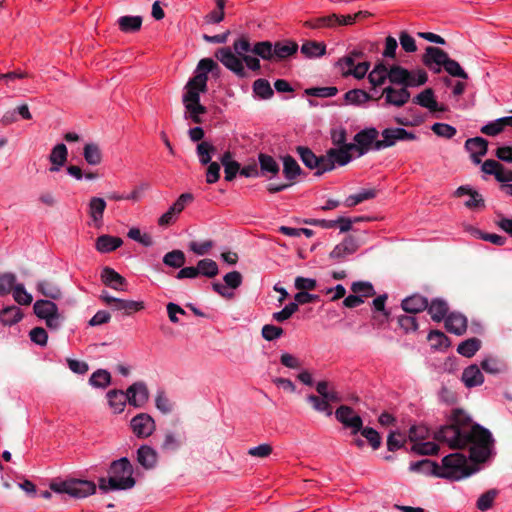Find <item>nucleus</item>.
<instances>
[{"mask_svg":"<svg viewBox=\"0 0 512 512\" xmlns=\"http://www.w3.org/2000/svg\"><path fill=\"white\" fill-rule=\"evenodd\" d=\"M336 419L346 428L352 429V433L356 434L362 429L363 421L354 410L346 405H342L335 411Z\"/></svg>","mask_w":512,"mask_h":512,"instance_id":"18","label":"nucleus"},{"mask_svg":"<svg viewBox=\"0 0 512 512\" xmlns=\"http://www.w3.org/2000/svg\"><path fill=\"white\" fill-rule=\"evenodd\" d=\"M100 299L112 310L120 311L127 316L145 308L143 301L116 298L111 296L106 290L101 292Z\"/></svg>","mask_w":512,"mask_h":512,"instance_id":"11","label":"nucleus"},{"mask_svg":"<svg viewBox=\"0 0 512 512\" xmlns=\"http://www.w3.org/2000/svg\"><path fill=\"white\" fill-rule=\"evenodd\" d=\"M225 0H216V9L206 15L205 20L209 24L220 23L224 19Z\"/></svg>","mask_w":512,"mask_h":512,"instance_id":"57","label":"nucleus"},{"mask_svg":"<svg viewBox=\"0 0 512 512\" xmlns=\"http://www.w3.org/2000/svg\"><path fill=\"white\" fill-rule=\"evenodd\" d=\"M234 52L243 58L246 66L252 70L257 71L260 69V61L257 57L248 55L249 52H252L253 47L251 46L248 38L241 37L234 41L233 43Z\"/></svg>","mask_w":512,"mask_h":512,"instance_id":"19","label":"nucleus"},{"mask_svg":"<svg viewBox=\"0 0 512 512\" xmlns=\"http://www.w3.org/2000/svg\"><path fill=\"white\" fill-rule=\"evenodd\" d=\"M23 318V314L17 306H8L0 311V322L5 326H11Z\"/></svg>","mask_w":512,"mask_h":512,"instance_id":"35","label":"nucleus"},{"mask_svg":"<svg viewBox=\"0 0 512 512\" xmlns=\"http://www.w3.org/2000/svg\"><path fill=\"white\" fill-rule=\"evenodd\" d=\"M427 308L431 318L437 322L443 320L448 312L447 303L441 299L433 300Z\"/></svg>","mask_w":512,"mask_h":512,"instance_id":"45","label":"nucleus"},{"mask_svg":"<svg viewBox=\"0 0 512 512\" xmlns=\"http://www.w3.org/2000/svg\"><path fill=\"white\" fill-rule=\"evenodd\" d=\"M344 99L352 105H362L371 99V96L362 89H352L345 93Z\"/></svg>","mask_w":512,"mask_h":512,"instance_id":"50","label":"nucleus"},{"mask_svg":"<svg viewBox=\"0 0 512 512\" xmlns=\"http://www.w3.org/2000/svg\"><path fill=\"white\" fill-rule=\"evenodd\" d=\"M348 143L343 147L331 148L326 155L322 156V171L328 172L333 170L337 165L344 166L352 160L351 153L354 151Z\"/></svg>","mask_w":512,"mask_h":512,"instance_id":"10","label":"nucleus"},{"mask_svg":"<svg viewBox=\"0 0 512 512\" xmlns=\"http://www.w3.org/2000/svg\"><path fill=\"white\" fill-rule=\"evenodd\" d=\"M89 383L95 388H106L111 383V374L105 369H98L90 376Z\"/></svg>","mask_w":512,"mask_h":512,"instance_id":"46","label":"nucleus"},{"mask_svg":"<svg viewBox=\"0 0 512 512\" xmlns=\"http://www.w3.org/2000/svg\"><path fill=\"white\" fill-rule=\"evenodd\" d=\"M482 369L490 374H498L503 371L504 365L494 357H487L481 362Z\"/></svg>","mask_w":512,"mask_h":512,"instance_id":"62","label":"nucleus"},{"mask_svg":"<svg viewBox=\"0 0 512 512\" xmlns=\"http://www.w3.org/2000/svg\"><path fill=\"white\" fill-rule=\"evenodd\" d=\"M462 381L468 388L480 386L484 382V376L477 365H470L462 373Z\"/></svg>","mask_w":512,"mask_h":512,"instance_id":"32","label":"nucleus"},{"mask_svg":"<svg viewBox=\"0 0 512 512\" xmlns=\"http://www.w3.org/2000/svg\"><path fill=\"white\" fill-rule=\"evenodd\" d=\"M258 159L262 175L270 174L272 178L278 174L279 165L272 156L261 153Z\"/></svg>","mask_w":512,"mask_h":512,"instance_id":"38","label":"nucleus"},{"mask_svg":"<svg viewBox=\"0 0 512 512\" xmlns=\"http://www.w3.org/2000/svg\"><path fill=\"white\" fill-rule=\"evenodd\" d=\"M498 495V490L496 489H490L486 491L485 493L481 494L480 497L477 500L476 507L480 511H487L492 506L493 503Z\"/></svg>","mask_w":512,"mask_h":512,"instance_id":"53","label":"nucleus"},{"mask_svg":"<svg viewBox=\"0 0 512 512\" xmlns=\"http://www.w3.org/2000/svg\"><path fill=\"white\" fill-rule=\"evenodd\" d=\"M129 405L142 408L149 400V390L143 381H137L126 390Z\"/></svg>","mask_w":512,"mask_h":512,"instance_id":"20","label":"nucleus"},{"mask_svg":"<svg viewBox=\"0 0 512 512\" xmlns=\"http://www.w3.org/2000/svg\"><path fill=\"white\" fill-rule=\"evenodd\" d=\"M400 86L396 88L394 86H387L382 91V97L384 98L385 105L394 106L397 108L403 107L407 104L411 98V93L408 88H415L416 86L408 84H397Z\"/></svg>","mask_w":512,"mask_h":512,"instance_id":"12","label":"nucleus"},{"mask_svg":"<svg viewBox=\"0 0 512 512\" xmlns=\"http://www.w3.org/2000/svg\"><path fill=\"white\" fill-rule=\"evenodd\" d=\"M434 439L452 449L469 447V457L477 463L489 458L493 446L489 430L473 423L471 418L459 409L453 411L447 424L434 432Z\"/></svg>","mask_w":512,"mask_h":512,"instance_id":"1","label":"nucleus"},{"mask_svg":"<svg viewBox=\"0 0 512 512\" xmlns=\"http://www.w3.org/2000/svg\"><path fill=\"white\" fill-rule=\"evenodd\" d=\"M197 271L198 275L205 276L208 278H213L219 273V268L217 263L209 258H205L202 260H199L197 265Z\"/></svg>","mask_w":512,"mask_h":512,"instance_id":"44","label":"nucleus"},{"mask_svg":"<svg viewBox=\"0 0 512 512\" xmlns=\"http://www.w3.org/2000/svg\"><path fill=\"white\" fill-rule=\"evenodd\" d=\"M326 52V45L321 42L307 41L301 46V53L308 58L321 57Z\"/></svg>","mask_w":512,"mask_h":512,"instance_id":"43","label":"nucleus"},{"mask_svg":"<svg viewBox=\"0 0 512 512\" xmlns=\"http://www.w3.org/2000/svg\"><path fill=\"white\" fill-rule=\"evenodd\" d=\"M68 150L65 144L59 143L55 145L49 155V161L51 163V167L49 168L50 172H58L61 167L67 161Z\"/></svg>","mask_w":512,"mask_h":512,"instance_id":"27","label":"nucleus"},{"mask_svg":"<svg viewBox=\"0 0 512 512\" xmlns=\"http://www.w3.org/2000/svg\"><path fill=\"white\" fill-rule=\"evenodd\" d=\"M16 284V276L13 273L7 272L0 275V295H7L11 293Z\"/></svg>","mask_w":512,"mask_h":512,"instance_id":"56","label":"nucleus"},{"mask_svg":"<svg viewBox=\"0 0 512 512\" xmlns=\"http://www.w3.org/2000/svg\"><path fill=\"white\" fill-rule=\"evenodd\" d=\"M137 461L146 469L153 468L157 462V452L148 445H142L137 450Z\"/></svg>","mask_w":512,"mask_h":512,"instance_id":"33","label":"nucleus"},{"mask_svg":"<svg viewBox=\"0 0 512 512\" xmlns=\"http://www.w3.org/2000/svg\"><path fill=\"white\" fill-rule=\"evenodd\" d=\"M283 160V174L285 178L289 181H293L296 179L297 176L301 173V168L299 164L296 162V160L290 156H284L282 158Z\"/></svg>","mask_w":512,"mask_h":512,"instance_id":"41","label":"nucleus"},{"mask_svg":"<svg viewBox=\"0 0 512 512\" xmlns=\"http://www.w3.org/2000/svg\"><path fill=\"white\" fill-rule=\"evenodd\" d=\"M401 306L405 312L410 314H416L425 310L428 307V300L427 298L419 294H414L410 297L405 298L402 301Z\"/></svg>","mask_w":512,"mask_h":512,"instance_id":"30","label":"nucleus"},{"mask_svg":"<svg viewBox=\"0 0 512 512\" xmlns=\"http://www.w3.org/2000/svg\"><path fill=\"white\" fill-rule=\"evenodd\" d=\"M132 475L133 467L130 461L126 457L120 458L112 462L109 469V478L101 477L99 479V488L103 492L131 489L135 485V479Z\"/></svg>","mask_w":512,"mask_h":512,"instance_id":"5","label":"nucleus"},{"mask_svg":"<svg viewBox=\"0 0 512 512\" xmlns=\"http://www.w3.org/2000/svg\"><path fill=\"white\" fill-rule=\"evenodd\" d=\"M457 197L468 196L464 205L471 210H476L484 207V199L482 195L469 185H462L455 191Z\"/></svg>","mask_w":512,"mask_h":512,"instance_id":"23","label":"nucleus"},{"mask_svg":"<svg viewBox=\"0 0 512 512\" xmlns=\"http://www.w3.org/2000/svg\"><path fill=\"white\" fill-rule=\"evenodd\" d=\"M443 69L450 74L453 77H458L462 79H467L468 76L466 72L463 70V68L460 66V64L448 57Z\"/></svg>","mask_w":512,"mask_h":512,"instance_id":"60","label":"nucleus"},{"mask_svg":"<svg viewBox=\"0 0 512 512\" xmlns=\"http://www.w3.org/2000/svg\"><path fill=\"white\" fill-rule=\"evenodd\" d=\"M379 132L376 128H365L354 136L355 143H350V148L358 153V156L366 154L370 150H375Z\"/></svg>","mask_w":512,"mask_h":512,"instance_id":"13","label":"nucleus"},{"mask_svg":"<svg viewBox=\"0 0 512 512\" xmlns=\"http://www.w3.org/2000/svg\"><path fill=\"white\" fill-rule=\"evenodd\" d=\"M448 54L434 46H428L422 56L423 64L433 73H440L448 59Z\"/></svg>","mask_w":512,"mask_h":512,"instance_id":"17","label":"nucleus"},{"mask_svg":"<svg viewBox=\"0 0 512 512\" xmlns=\"http://www.w3.org/2000/svg\"><path fill=\"white\" fill-rule=\"evenodd\" d=\"M253 92L261 99H270L274 94L269 81L262 78L254 81Z\"/></svg>","mask_w":512,"mask_h":512,"instance_id":"51","label":"nucleus"},{"mask_svg":"<svg viewBox=\"0 0 512 512\" xmlns=\"http://www.w3.org/2000/svg\"><path fill=\"white\" fill-rule=\"evenodd\" d=\"M252 53L263 60H274L273 44L270 41H261L253 45Z\"/></svg>","mask_w":512,"mask_h":512,"instance_id":"49","label":"nucleus"},{"mask_svg":"<svg viewBox=\"0 0 512 512\" xmlns=\"http://www.w3.org/2000/svg\"><path fill=\"white\" fill-rule=\"evenodd\" d=\"M106 396L108 399L109 407L113 413L119 414L124 411L125 406L128 403L126 392L122 390H110Z\"/></svg>","mask_w":512,"mask_h":512,"instance_id":"31","label":"nucleus"},{"mask_svg":"<svg viewBox=\"0 0 512 512\" xmlns=\"http://www.w3.org/2000/svg\"><path fill=\"white\" fill-rule=\"evenodd\" d=\"M383 139L378 141L375 146V151L393 146L397 141L414 140L416 136L401 127L387 128L382 131Z\"/></svg>","mask_w":512,"mask_h":512,"instance_id":"15","label":"nucleus"},{"mask_svg":"<svg viewBox=\"0 0 512 512\" xmlns=\"http://www.w3.org/2000/svg\"><path fill=\"white\" fill-rule=\"evenodd\" d=\"M215 57L230 71L235 73L238 77H245L246 71L244 68V60L242 57L234 53L229 47L219 48Z\"/></svg>","mask_w":512,"mask_h":512,"instance_id":"14","label":"nucleus"},{"mask_svg":"<svg viewBox=\"0 0 512 512\" xmlns=\"http://www.w3.org/2000/svg\"><path fill=\"white\" fill-rule=\"evenodd\" d=\"M431 130L439 137L451 139L456 135V128L446 123H434Z\"/></svg>","mask_w":512,"mask_h":512,"instance_id":"58","label":"nucleus"},{"mask_svg":"<svg viewBox=\"0 0 512 512\" xmlns=\"http://www.w3.org/2000/svg\"><path fill=\"white\" fill-rule=\"evenodd\" d=\"M388 79L391 84H408L422 86L428 81L427 72L417 68L408 70L400 65H392L389 68L382 63L375 65L368 74V80L373 87L381 86Z\"/></svg>","mask_w":512,"mask_h":512,"instance_id":"4","label":"nucleus"},{"mask_svg":"<svg viewBox=\"0 0 512 512\" xmlns=\"http://www.w3.org/2000/svg\"><path fill=\"white\" fill-rule=\"evenodd\" d=\"M487 145V141L481 137L471 138L465 142V148L470 153L475 164H479L481 161L480 157L486 154Z\"/></svg>","mask_w":512,"mask_h":512,"instance_id":"26","label":"nucleus"},{"mask_svg":"<svg viewBox=\"0 0 512 512\" xmlns=\"http://www.w3.org/2000/svg\"><path fill=\"white\" fill-rule=\"evenodd\" d=\"M122 243L119 237L101 235L96 240V249L101 253H109L119 248Z\"/></svg>","mask_w":512,"mask_h":512,"instance_id":"34","label":"nucleus"},{"mask_svg":"<svg viewBox=\"0 0 512 512\" xmlns=\"http://www.w3.org/2000/svg\"><path fill=\"white\" fill-rule=\"evenodd\" d=\"M186 262V257L181 250H172L163 257V263L172 268H181Z\"/></svg>","mask_w":512,"mask_h":512,"instance_id":"48","label":"nucleus"},{"mask_svg":"<svg viewBox=\"0 0 512 512\" xmlns=\"http://www.w3.org/2000/svg\"><path fill=\"white\" fill-rule=\"evenodd\" d=\"M361 55V52L354 50L336 62V67L343 77L353 76L356 79L365 77L370 69V63L367 61L355 63L356 58Z\"/></svg>","mask_w":512,"mask_h":512,"instance_id":"7","label":"nucleus"},{"mask_svg":"<svg viewBox=\"0 0 512 512\" xmlns=\"http://www.w3.org/2000/svg\"><path fill=\"white\" fill-rule=\"evenodd\" d=\"M296 150L305 166L317 169V175L325 173L322 171V156L317 157L308 147L304 146H298Z\"/></svg>","mask_w":512,"mask_h":512,"instance_id":"28","label":"nucleus"},{"mask_svg":"<svg viewBox=\"0 0 512 512\" xmlns=\"http://www.w3.org/2000/svg\"><path fill=\"white\" fill-rule=\"evenodd\" d=\"M37 290L44 296L51 299H58L61 296L60 289L53 283L43 280L37 283Z\"/></svg>","mask_w":512,"mask_h":512,"instance_id":"54","label":"nucleus"},{"mask_svg":"<svg viewBox=\"0 0 512 512\" xmlns=\"http://www.w3.org/2000/svg\"><path fill=\"white\" fill-rule=\"evenodd\" d=\"M481 342L477 338H470L458 345L457 352L464 357H472L480 349Z\"/></svg>","mask_w":512,"mask_h":512,"instance_id":"47","label":"nucleus"},{"mask_svg":"<svg viewBox=\"0 0 512 512\" xmlns=\"http://www.w3.org/2000/svg\"><path fill=\"white\" fill-rule=\"evenodd\" d=\"M83 156L85 161L92 166L99 165L102 161V152L95 143H88L84 146Z\"/></svg>","mask_w":512,"mask_h":512,"instance_id":"40","label":"nucleus"},{"mask_svg":"<svg viewBox=\"0 0 512 512\" xmlns=\"http://www.w3.org/2000/svg\"><path fill=\"white\" fill-rule=\"evenodd\" d=\"M298 45L294 42H276L273 45L274 60L285 59L296 53Z\"/></svg>","mask_w":512,"mask_h":512,"instance_id":"37","label":"nucleus"},{"mask_svg":"<svg viewBox=\"0 0 512 512\" xmlns=\"http://www.w3.org/2000/svg\"><path fill=\"white\" fill-rule=\"evenodd\" d=\"M376 197L375 189H362L356 194L349 195L345 201L344 205L346 207H354L366 200H370Z\"/></svg>","mask_w":512,"mask_h":512,"instance_id":"42","label":"nucleus"},{"mask_svg":"<svg viewBox=\"0 0 512 512\" xmlns=\"http://www.w3.org/2000/svg\"><path fill=\"white\" fill-rule=\"evenodd\" d=\"M429 434V430L424 425L412 426L409 430V439L413 442L411 449L422 455H431L438 452V445L431 441H424Z\"/></svg>","mask_w":512,"mask_h":512,"instance_id":"9","label":"nucleus"},{"mask_svg":"<svg viewBox=\"0 0 512 512\" xmlns=\"http://www.w3.org/2000/svg\"><path fill=\"white\" fill-rule=\"evenodd\" d=\"M101 281L116 291H127V280L110 267H104L101 271Z\"/></svg>","mask_w":512,"mask_h":512,"instance_id":"21","label":"nucleus"},{"mask_svg":"<svg viewBox=\"0 0 512 512\" xmlns=\"http://www.w3.org/2000/svg\"><path fill=\"white\" fill-rule=\"evenodd\" d=\"M35 315L45 320L48 328L57 330L60 328L63 317L58 311L57 305L50 300H37L33 305Z\"/></svg>","mask_w":512,"mask_h":512,"instance_id":"8","label":"nucleus"},{"mask_svg":"<svg viewBox=\"0 0 512 512\" xmlns=\"http://www.w3.org/2000/svg\"><path fill=\"white\" fill-rule=\"evenodd\" d=\"M410 470L431 472L439 478L451 481L464 479L473 473L467 457L459 452L443 457L441 464L427 459L411 463Z\"/></svg>","mask_w":512,"mask_h":512,"instance_id":"3","label":"nucleus"},{"mask_svg":"<svg viewBox=\"0 0 512 512\" xmlns=\"http://www.w3.org/2000/svg\"><path fill=\"white\" fill-rule=\"evenodd\" d=\"M217 68L216 62L211 58L201 59L196 67L195 75L187 82L182 97L186 109V118L194 123L202 122L201 115L206 113V107L200 103V94L207 91L208 73Z\"/></svg>","mask_w":512,"mask_h":512,"instance_id":"2","label":"nucleus"},{"mask_svg":"<svg viewBox=\"0 0 512 512\" xmlns=\"http://www.w3.org/2000/svg\"><path fill=\"white\" fill-rule=\"evenodd\" d=\"M197 156L199 158V162L202 165H207L211 163L212 154L215 152V147L207 142L203 141L197 145Z\"/></svg>","mask_w":512,"mask_h":512,"instance_id":"52","label":"nucleus"},{"mask_svg":"<svg viewBox=\"0 0 512 512\" xmlns=\"http://www.w3.org/2000/svg\"><path fill=\"white\" fill-rule=\"evenodd\" d=\"M117 23L119 28L124 33H134L139 31L142 25L141 16H121L118 18Z\"/></svg>","mask_w":512,"mask_h":512,"instance_id":"36","label":"nucleus"},{"mask_svg":"<svg viewBox=\"0 0 512 512\" xmlns=\"http://www.w3.org/2000/svg\"><path fill=\"white\" fill-rule=\"evenodd\" d=\"M358 249L356 240L352 237H346L341 243L337 244L330 252V258L341 261L355 253Z\"/></svg>","mask_w":512,"mask_h":512,"instance_id":"24","label":"nucleus"},{"mask_svg":"<svg viewBox=\"0 0 512 512\" xmlns=\"http://www.w3.org/2000/svg\"><path fill=\"white\" fill-rule=\"evenodd\" d=\"M297 310V303H289L281 311L273 313L272 318L276 322L282 323L288 320Z\"/></svg>","mask_w":512,"mask_h":512,"instance_id":"63","label":"nucleus"},{"mask_svg":"<svg viewBox=\"0 0 512 512\" xmlns=\"http://www.w3.org/2000/svg\"><path fill=\"white\" fill-rule=\"evenodd\" d=\"M284 333V330L272 324H266L262 327V337L267 341H273L280 338Z\"/></svg>","mask_w":512,"mask_h":512,"instance_id":"64","label":"nucleus"},{"mask_svg":"<svg viewBox=\"0 0 512 512\" xmlns=\"http://www.w3.org/2000/svg\"><path fill=\"white\" fill-rule=\"evenodd\" d=\"M133 434L141 439L148 438L156 429L155 420L147 413H139L130 421Z\"/></svg>","mask_w":512,"mask_h":512,"instance_id":"16","label":"nucleus"},{"mask_svg":"<svg viewBox=\"0 0 512 512\" xmlns=\"http://www.w3.org/2000/svg\"><path fill=\"white\" fill-rule=\"evenodd\" d=\"M106 202L101 197H92L88 204V214L92 220V224L100 228L103 224V215L106 209Z\"/></svg>","mask_w":512,"mask_h":512,"instance_id":"25","label":"nucleus"},{"mask_svg":"<svg viewBox=\"0 0 512 512\" xmlns=\"http://www.w3.org/2000/svg\"><path fill=\"white\" fill-rule=\"evenodd\" d=\"M52 491L65 493L74 498H85L95 493L96 485L87 480H66L50 484Z\"/></svg>","mask_w":512,"mask_h":512,"instance_id":"6","label":"nucleus"},{"mask_svg":"<svg viewBox=\"0 0 512 512\" xmlns=\"http://www.w3.org/2000/svg\"><path fill=\"white\" fill-rule=\"evenodd\" d=\"M221 163L224 166L225 179L232 181L236 174L240 173V164L233 160L230 152H225L221 157Z\"/></svg>","mask_w":512,"mask_h":512,"instance_id":"39","label":"nucleus"},{"mask_svg":"<svg viewBox=\"0 0 512 512\" xmlns=\"http://www.w3.org/2000/svg\"><path fill=\"white\" fill-rule=\"evenodd\" d=\"M14 300L20 305H30L33 301V297L28 293L23 284H15L12 289Z\"/></svg>","mask_w":512,"mask_h":512,"instance_id":"55","label":"nucleus"},{"mask_svg":"<svg viewBox=\"0 0 512 512\" xmlns=\"http://www.w3.org/2000/svg\"><path fill=\"white\" fill-rule=\"evenodd\" d=\"M446 329L453 334L462 335L467 329V319L459 313H451L445 319Z\"/></svg>","mask_w":512,"mask_h":512,"instance_id":"29","label":"nucleus"},{"mask_svg":"<svg viewBox=\"0 0 512 512\" xmlns=\"http://www.w3.org/2000/svg\"><path fill=\"white\" fill-rule=\"evenodd\" d=\"M306 93L313 97L329 98L334 97L338 93V89L334 86L313 87L307 89Z\"/></svg>","mask_w":512,"mask_h":512,"instance_id":"61","label":"nucleus"},{"mask_svg":"<svg viewBox=\"0 0 512 512\" xmlns=\"http://www.w3.org/2000/svg\"><path fill=\"white\" fill-rule=\"evenodd\" d=\"M413 103L428 109L430 112H444L446 108L440 105L436 98L434 91L431 88H426L413 98Z\"/></svg>","mask_w":512,"mask_h":512,"instance_id":"22","label":"nucleus"},{"mask_svg":"<svg viewBox=\"0 0 512 512\" xmlns=\"http://www.w3.org/2000/svg\"><path fill=\"white\" fill-rule=\"evenodd\" d=\"M307 401L313 406V408L318 411V412H324L326 413L328 416H330L332 414V411H331V408H330V405H329V400L328 399H325V398H319L315 395H309L307 397Z\"/></svg>","mask_w":512,"mask_h":512,"instance_id":"59","label":"nucleus"}]
</instances>
